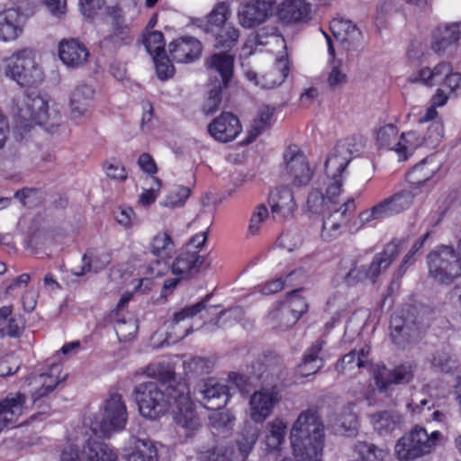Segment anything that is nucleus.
<instances>
[{
    "label": "nucleus",
    "mask_w": 461,
    "mask_h": 461,
    "mask_svg": "<svg viewBox=\"0 0 461 461\" xmlns=\"http://www.w3.org/2000/svg\"><path fill=\"white\" fill-rule=\"evenodd\" d=\"M147 374L158 380L140 383L133 389L132 396L140 415L157 420L171 409L175 422L186 430V435L198 429L201 422L186 383L176 382L175 373L160 364L149 366Z\"/></svg>",
    "instance_id": "nucleus-1"
},
{
    "label": "nucleus",
    "mask_w": 461,
    "mask_h": 461,
    "mask_svg": "<svg viewBox=\"0 0 461 461\" xmlns=\"http://www.w3.org/2000/svg\"><path fill=\"white\" fill-rule=\"evenodd\" d=\"M290 438L296 461H321L325 431L317 408H309L300 413Z\"/></svg>",
    "instance_id": "nucleus-2"
},
{
    "label": "nucleus",
    "mask_w": 461,
    "mask_h": 461,
    "mask_svg": "<svg viewBox=\"0 0 461 461\" xmlns=\"http://www.w3.org/2000/svg\"><path fill=\"white\" fill-rule=\"evenodd\" d=\"M440 436L439 431L429 434L423 427L416 425L397 440L395 456L399 461H415L429 454Z\"/></svg>",
    "instance_id": "nucleus-3"
},
{
    "label": "nucleus",
    "mask_w": 461,
    "mask_h": 461,
    "mask_svg": "<svg viewBox=\"0 0 461 461\" xmlns=\"http://www.w3.org/2000/svg\"><path fill=\"white\" fill-rule=\"evenodd\" d=\"M17 125L29 131L35 124L46 125L50 121L49 105L38 94L23 93L14 98Z\"/></svg>",
    "instance_id": "nucleus-4"
},
{
    "label": "nucleus",
    "mask_w": 461,
    "mask_h": 461,
    "mask_svg": "<svg viewBox=\"0 0 461 461\" xmlns=\"http://www.w3.org/2000/svg\"><path fill=\"white\" fill-rule=\"evenodd\" d=\"M5 74L21 86H34L44 78L41 68L36 64L32 51L19 50L5 60Z\"/></svg>",
    "instance_id": "nucleus-5"
},
{
    "label": "nucleus",
    "mask_w": 461,
    "mask_h": 461,
    "mask_svg": "<svg viewBox=\"0 0 461 461\" xmlns=\"http://www.w3.org/2000/svg\"><path fill=\"white\" fill-rule=\"evenodd\" d=\"M417 313L416 307L409 306L406 311L394 312L391 316L390 335L397 347L404 348L418 338L425 323L423 318L416 316Z\"/></svg>",
    "instance_id": "nucleus-6"
},
{
    "label": "nucleus",
    "mask_w": 461,
    "mask_h": 461,
    "mask_svg": "<svg viewBox=\"0 0 461 461\" xmlns=\"http://www.w3.org/2000/svg\"><path fill=\"white\" fill-rule=\"evenodd\" d=\"M429 274L438 283H451L461 276V265L452 246H439L428 257Z\"/></svg>",
    "instance_id": "nucleus-7"
},
{
    "label": "nucleus",
    "mask_w": 461,
    "mask_h": 461,
    "mask_svg": "<svg viewBox=\"0 0 461 461\" xmlns=\"http://www.w3.org/2000/svg\"><path fill=\"white\" fill-rule=\"evenodd\" d=\"M352 143L339 141L326 158L324 168L330 192L341 193L343 172L352 159Z\"/></svg>",
    "instance_id": "nucleus-8"
},
{
    "label": "nucleus",
    "mask_w": 461,
    "mask_h": 461,
    "mask_svg": "<svg viewBox=\"0 0 461 461\" xmlns=\"http://www.w3.org/2000/svg\"><path fill=\"white\" fill-rule=\"evenodd\" d=\"M354 198L348 199L334 211L323 216L321 237L325 242H331L340 237L344 229L349 232L350 217L355 214Z\"/></svg>",
    "instance_id": "nucleus-9"
},
{
    "label": "nucleus",
    "mask_w": 461,
    "mask_h": 461,
    "mask_svg": "<svg viewBox=\"0 0 461 461\" xmlns=\"http://www.w3.org/2000/svg\"><path fill=\"white\" fill-rule=\"evenodd\" d=\"M127 421V411L122 395L113 393L105 401L103 416L99 421L100 430L104 437L111 432L122 430Z\"/></svg>",
    "instance_id": "nucleus-10"
},
{
    "label": "nucleus",
    "mask_w": 461,
    "mask_h": 461,
    "mask_svg": "<svg viewBox=\"0 0 461 461\" xmlns=\"http://www.w3.org/2000/svg\"><path fill=\"white\" fill-rule=\"evenodd\" d=\"M415 372V366L411 363H403L393 369L384 366H378L374 371V380L377 390L381 393L387 394L392 385L406 384L412 381Z\"/></svg>",
    "instance_id": "nucleus-11"
},
{
    "label": "nucleus",
    "mask_w": 461,
    "mask_h": 461,
    "mask_svg": "<svg viewBox=\"0 0 461 461\" xmlns=\"http://www.w3.org/2000/svg\"><path fill=\"white\" fill-rule=\"evenodd\" d=\"M276 0H243L238 10L240 24L253 28L265 23L272 14Z\"/></svg>",
    "instance_id": "nucleus-12"
},
{
    "label": "nucleus",
    "mask_w": 461,
    "mask_h": 461,
    "mask_svg": "<svg viewBox=\"0 0 461 461\" xmlns=\"http://www.w3.org/2000/svg\"><path fill=\"white\" fill-rule=\"evenodd\" d=\"M285 169L294 185H307L312 177V171L303 152L296 146H289L284 152Z\"/></svg>",
    "instance_id": "nucleus-13"
},
{
    "label": "nucleus",
    "mask_w": 461,
    "mask_h": 461,
    "mask_svg": "<svg viewBox=\"0 0 461 461\" xmlns=\"http://www.w3.org/2000/svg\"><path fill=\"white\" fill-rule=\"evenodd\" d=\"M197 394L201 404L212 411L221 410L227 404L230 398L228 386L212 378L198 385Z\"/></svg>",
    "instance_id": "nucleus-14"
},
{
    "label": "nucleus",
    "mask_w": 461,
    "mask_h": 461,
    "mask_svg": "<svg viewBox=\"0 0 461 461\" xmlns=\"http://www.w3.org/2000/svg\"><path fill=\"white\" fill-rule=\"evenodd\" d=\"M113 22L111 32L105 36L100 42L101 47L106 49H119L122 46L131 44L134 36L131 27L126 24L122 11L120 8L113 7L110 13Z\"/></svg>",
    "instance_id": "nucleus-15"
},
{
    "label": "nucleus",
    "mask_w": 461,
    "mask_h": 461,
    "mask_svg": "<svg viewBox=\"0 0 461 461\" xmlns=\"http://www.w3.org/2000/svg\"><path fill=\"white\" fill-rule=\"evenodd\" d=\"M212 294H207L204 296V298L198 302L197 303L187 306L184 309H182L179 312H176L174 313L173 320H172V327L171 329L175 331V334L178 338H185L192 332V327L189 326L186 328L183 332H178V324L185 321L187 318H192L195 316L197 313H200L202 312H204V313L202 314V318L206 319L208 315H216V321L215 324H218L221 315L224 313L223 311L218 312L219 305H210L207 306V303L211 299Z\"/></svg>",
    "instance_id": "nucleus-16"
},
{
    "label": "nucleus",
    "mask_w": 461,
    "mask_h": 461,
    "mask_svg": "<svg viewBox=\"0 0 461 461\" xmlns=\"http://www.w3.org/2000/svg\"><path fill=\"white\" fill-rule=\"evenodd\" d=\"M280 396L272 388H262L255 392L249 400L250 417L257 423H263L273 411L275 405L279 402Z\"/></svg>",
    "instance_id": "nucleus-17"
},
{
    "label": "nucleus",
    "mask_w": 461,
    "mask_h": 461,
    "mask_svg": "<svg viewBox=\"0 0 461 461\" xmlns=\"http://www.w3.org/2000/svg\"><path fill=\"white\" fill-rule=\"evenodd\" d=\"M312 14V5L307 0H285L277 7V16L285 24L307 23Z\"/></svg>",
    "instance_id": "nucleus-18"
},
{
    "label": "nucleus",
    "mask_w": 461,
    "mask_h": 461,
    "mask_svg": "<svg viewBox=\"0 0 461 461\" xmlns=\"http://www.w3.org/2000/svg\"><path fill=\"white\" fill-rule=\"evenodd\" d=\"M241 131L240 120L231 113L223 112L208 125V132L220 142L233 140Z\"/></svg>",
    "instance_id": "nucleus-19"
},
{
    "label": "nucleus",
    "mask_w": 461,
    "mask_h": 461,
    "mask_svg": "<svg viewBox=\"0 0 461 461\" xmlns=\"http://www.w3.org/2000/svg\"><path fill=\"white\" fill-rule=\"evenodd\" d=\"M60 368L59 365L55 364L50 366V373L41 375V386L32 394L33 407L41 409L38 412L39 415L48 413L50 406L46 401L48 396L61 382V378L56 375L60 372Z\"/></svg>",
    "instance_id": "nucleus-20"
},
{
    "label": "nucleus",
    "mask_w": 461,
    "mask_h": 461,
    "mask_svg": "<svg viewBox=\"0 0 461 461\" xmlns=\"http://www.w3.org/2000/svg\"><path fill=\"white\" fill-rule=\"evenodd\" d=\"M202 43L194 37H181L168 45L169 57L176 63H190L198 59L202 53Z\"/></svg>",
    "instance_id": "nucleus-21"
},
{
    "label": "nucleus",
    "mask_w": 461,
    "mask_h": 461,
    "mask_svg": "<svg viewBox=\"0 0 461 461\" xmlns=\"http://www.w3.org/2000/svg\"><path fill=\"white\" fill-rule=\"evenodd\" d=\"M335 39L348 50H355L362 41L361 31L351 21L343 18L333 19L330 23Z\"/></svg>",
    "instance_id": "nucleus-22"
},
{
    "label": "nucleus",
    "mask_w": 461,
    "mask_h": 461,
    "mask_svg": "<svg viewBox=\"0 0 461 461\" xmlns=\"http://www.w3.org/2000/svg\"><path fill=\"white\" fill-rule=\"evenodd\" d=\"M399 245L395 241L386 244L382 252L375 255L370 265L362 266L366 279L375 283L380 274L387 269L399 256Z\"/></svg>",
    "instance_id": "nucleus-23"
},
{
    "label": "nucleus",
    "mask_w": 461,
    "mask_h": 461,
    "mask_svg": "<svg viewBox=\"0 0 461 461\" xmlns=\"http://www.w3.org/2000/svg\"><path fill=\"white\" fill-rule=\"evenodd\" d=\"M341 193L330 192L327 183L325 194L319 189H312L307 196V211L313 214L326 215L339 207L338 197Z\"/></svg>",
    "instance_id": "nucleus-24"
},
{
    "label": "nucleus",
    "mask_w": 461,
    "mask_h": 461,
    "mask_svg": "<svg viewBox=\"0 0 461 461\" xmlns=\"http://www.w3.org/2000/svg\"><path fill=\"white\" fill-rule=\"evenodd\" d=\"M26 395L22 393H9L0 399V424L3 428L14 425L26 409Z\"/></svg>",
    "instance_id": "nucleus-25"
},
{
    "label": "nucleus",
    "mask_w": 461,
    "mask_h": 461,
    "mask_svg": "<svg viewBox=\"0 0 461 461\" xmlns=\"http://www.w3.org/2000/svg\"><path fill=\"white\" fill-rule=\"evenodd\" d=\"M95 90L87 84L77 85L70 93V117L78 122L89 112V106L94 99Z\"/></svg>",
    "instance_id": "nucleus-26"
},
{
    "label": "nucleus",
    "mask_w": 461,
    "mask_h": 461,
    "mask_svg": "<svg viewBox=\"0 0 461 461\" xmlns=\"http://www.w3.org/2000/svg\"><path fill=\"white\" fill-rule=\"evenodd\" d=\"M274 218H290L296 207L293 192L287 186H281L271 192L268 198Z\"/></svg>",
    "instance_id": "nucleus-27"
},
{
    "label": "nucleus",
    "mask_w": 461,
    "mask_h": 461,
    "mask_svg": "<svg viewBox=\"0 0 461 461\" xmlns=\"http://www.w3.org/2000/svg\"><path fill=\"white\" fill-rule=\"evenodd\" d=\"M59 56L67 67L76 68L86 62L89 52L79 41L70 39L59 42Z\"/></svg>",
    "instance_id": "nucleus-28"
},
{
    "label": "nucleus",
    "mask_w": 461,
    "mask_h": 461,
    "mask_svg": "<svg viewBox=\"0 0 461 461\" xmlns=\"http://www.w3.org/2000/svg\"><path fill=\"white\" fill-rule=\"evenodd\" d=\"M234 56L229 51H221L212 54L205 59L204 65L208 70L218 73L221 80L219 84L228 87L234 74Z\"/></svg>",
    "instance_id": "nucleus-29"
},
{
    "label": "nucleus",
    "mask_w": 461,
    "mask_h": 461,
    "mask_svg": "<svg viewBox=\"0 0 461 461\" xmlns=\"http://www.w3.org/2000/svg\"><path fill=\"white\" fill-rule=\"evenodd\" d=\"M24 18L18 9L9 8L0 12V40H16L23 32Z\"/></svg>",
    "instance_id": "nucleus-30"
},
{
    "label": "nucleus",
    "mask_w": 461,
    "mask_h": 461,
    "mask_svg": "<svg viewBox=\"0 0 461 461\" xmlns=\"http://www.w3.org/2000/svg\"><path fill=\"white\" fill-rule=\"evenodd\" d=\"M325 341H314L303 353L302 362L298 365V373L302 376L314 375L324 366V360L320 357Z\"/></svg>",
    "instance_id": "nucleus-31"
},
{
    "label": "nucleus",
    "mask_w": 461,
    "mask_h": 461,
    "mask_svg": "<svg viewBox=\"0 0 461 461\" xmlns=\"http://www.w3.org/2000/svg\"><path fill=\"white\" fill-rule=\"evenodd\" d=\"M204 262L197 250L186 249L180 253L172 265V273L176 276L191 275L199 271Z\"/></svg>",
    "instance_id": "nucleus-32"
},
{
    "label": "nucleus",
    "mask_w": 461,
    "mask_h": 461,
    "mask_svg": "<svg viewBox=\"0 0 461 461\" xmlns=\"http://www.w3.org/2000/svg\"><path fill=\"white\" fill-rule=\"evenodd\" d=\"M459 39L460 30L458 23L438 26L433 32L431 49L437 53H442Z\"/></svg>",
    "instance_id": "nucleus-33"
},
{
    "label": "nucleus",
    "mask_w": 461,
    "mask_h": 461,
    "mask_svg": "<svg viewBox=\"0 0 461 461\" xmlns=\"http://www.w3.org/2000/svg\"><path fill=\"white\" fill-rule=\"evenodd\" d=\"M289 74L288 59L285 56L277 59L275 68L260 77V81H256V86L263 89H272L280 86Z\"/></svg>",
    "instance_id": "nucleus-34"
},
{
    "label": "nucleus",
    "mask_w": 461,
    "mask_h": 461,
    "mask_svg": "<svg viewBox=\"0 0 461 461\" xmlns=\"http://www.w3.org/2000/svg\"><path fill=\"white\" fill-rule=\"evenodd\" d=\"M82 455L88 461H117V454L106 443L97 439H88L82 449Z\"/></svg>",
    "instance_id": "nucleus-35"
},
{
    "label": "nucleus",
    "mask_w": 461,
    "mask_h": 461,
    "mask_svg": "<svg viewBox=\"0 0 461 461\" xmlns=\"http://www.w3.org/2000/svg\"><path fill=\"white\" fill-rule=\"evenodd\" d=\"M370 422L380 435L391 434L402 422V416L393 411H382L370 415Z\"/></svg>",
    "instance_id": "nucleus-36"
},
{
    "label": "nucleus",
    "mask_w": 461,
    "mask_h": 461,
    "mask_svg": "<svg viewBox=\"0 0 461 461\" xmlns=\"http://www.w3.org/2000/svg\"><path fill=\"white\" fill-rule=\"evenodd\" d=\"M438 170V167L432 161L424 158L407 173L406 178L411 185L419 188L430 180Z\"/></svg>",
    "instance_id": "nucleus-37"
},
{
    "label": "nucleus",
    "mask_w": 461,
    "mask_h": 461,
    "mask_svg": "<svg viewBox=\"0 0 461 461\" xmlns=\"http://www.w3.org/2000/svg\"><path fill=\"white\" fill-rule=\"evenodd\" d=\"M235 417L228 411H213L209 416L210 427L213 435L228 437L234 427Z\"/></svg>",
    "instance_id": "nucleus-38"
},
{
    "label": "nucleus",
    "mask_w": 461,
    "mask_h": 461,
    "mask_svg": "<svg viewBox=\"0 0 461 461\" xmlns=\"http://www.w3.org/2000/svg\"><path fill=\"white\" fill-rule=\"evenodd\" d=\"M417 195L412 190L403 189L382 201L387 215L400 213L408 209Z\"/></svg>",
    "instance_id": "nucleus-39"
},
{
    "label": "nucleus",
    "mask_w": 461,
    "mask_h": 461,
    "mask_svg": "<svg viewBox=\"0 0 461 461\" xmlns=\"http://www.w3.org/2000/svg\"><path fill=\"white\" fill-rule=\"evenodd\" d=\"M429 362L432 368L444 374H452L458 368L456 356L446 348L432 353Z\"/></svg>",
    "instance_id": "nucleus-40"
},
{
    "label": "nucleus",
    "mask_w": 461,
    "mask_h": 461,
    "mask_svg": "<svg viewBox=\"0 0 461 461\" xmlns=\"http://www.w3.org/2000/svg\"><path fill=\"white\" fill-rule=\"evenodd\" d=\"M384 216L388 215L382 202L373 206L370 210H365L361 212L357 216L353 214V216L350 217L349 233H355L363 228L366 223L372 221L375 219L383 218Z\"/></svg>",
    "instance_id": "nucleus-41"
},
{
    "label": "nucleus",
    "mask_w": 461,
    "mask_h": 461,
    "mask_svg": "<svg viewBox=\"0 0 461 461\" xmlns=\"http://www.w3.org/2000/svg\"><path fill=\"white\" fill-rule=\"evenodd\" d=\"M423 144H425L423 137H420L416 131H409L401 135L400 140L395 143V151L398 153L400 160H406L415 149Z\"/></svg>",
    "instance_id": "nucleus-42"
},
{
    "label": "nucleus",
    "mask_w": 461,
    "mask_h": 461,
    "mask_svg": "<svg viewBox=\"0 0 461 461\" xmlns=\"http://www.w3.org/2000/svg\"><path fill=\"white\" fill-rule=\"evenodd\" d=\"M231 16L230 5L227 2H219L207 15L206 24H204L205 32L212 31V27L220 28L223 25L230 24L227 23Z\"/></svg>",
    "instance_id": "nucleus-43"
},
{
    "label": "nucleus",
    "mask_w": 461,
    "mask_h": 461,
    "mask_svg": "<svg viewBox=\"0 0 461 461\" xmlns=\"http://www.w3.org/2000/svg\"><path fill=\"white\" fill-rule=\"evenodd\" d=\"M218 29L214 47L216 49H222L223 51H229L238 43L240 31L231 23L223 25Z\"/></svg>",
    "instance_id": "nucleus-44"
},
{
    "label": "nucleus",
    "mask_w": 461,
    "mask_h": 461,
    "mask_svg": "<svg viewBox=\"0 0 461 461\" xmlns=\"http://www.w3.org/2000/svg\"><path fill=\"white\" fill-rule=\"evenodd\" d=\"M259 436V429L256 426L246 425L239 435L237 439L238 449L242 456L243 461H246L250 451L253 449Z\"/></svg>",
    "instance_id": "nucleus-45"
},
{
    "label": "nucleus",
    "mask_w": 461,
    "mask_h": 461,
    "mask_svg": "<svg viewBox=\"0 0 461 461\" xmlns=\"http://www.w3.org/2000/svg\"><path fill=\"white\" fill-rule=\"evenodd\" d=\"M266 445L269 450L277 449L285 441L286 425L280 419H275L267 425Z\"/></svg>",
    "instance_id": "nucleus-46"
},
{
    "label": "nucleus",
    "mask_w": 461,
    "mask_h": 461,
    "mask_svg": "<svg viewBox=\"0 0 461 461\" xmlns=\"http://www.w3.org/2000/svg\"><path fill=\"white\" fill-rule=\"evenodd\" d=\"M174 249V242L167 232H161L154 236L150 244L151 253L162 259L170 258Z\"/></svg>",
    "instance_id": "nucleus-47"
},
{
    "label": "nucleus",
    "mask_w": 461,
    "mask_h": 461,
    "mask_svg": "<svg viewBox=\"0 0 461 461\" xmlns=\"http://www.w3.org/2000/svg\"><path fill=\"white\" fill-rule=\"evenodd\" d=\"M302 289H295L287 294L281 303L285 305V313L291 312L299 319L308 311V303L301 295Z\"/></svg>",
    "instance_id": "nucleus-48"
},
{
    "label": "nucleus",
    "mask_w": 461,
    "mask_h": 461,
    "mask_svg": "<svg viewBox=\"0 0 461 461\" xmlns=\"http://www.w3.org/2000/svg\"><path fill=\"white\" fill-rule=\"evenodd\" d=\"M223 88H226L225 86L219 84L218 79L210 83L207 98L203 105V111L205 114H212L219 110L222 101Z\"/></svg>",
    "instance_id": "nucleus-49"
},
{
    "label": "nucleus",
    "mask_w": 461,
    "mask_h": 461,
    "mask_svg": "<svg viewBox=\"0 0 461 461\" xmlns=\"http://www.w3.org/2000/svg\"><path fill=\"white\" fill-rule=\"evenodd\" d=\"M127 461H158V451L150 441L140 440L135 449L126 456Z\"/></svg>",
    "instance_id": "nucleus-50"
},
{
    "label": "nucleus",
    "mask_w": 461,
    "mask_h": 461,
    "mask_svg": "<svg viewBox=\"0 0 461 461\" xmlns=\"http://www.w3.org/2000/svg\"><path fill=\"white\" fill-rule=\"evenodd\" d=\"M274 114V109L269 106L261 108L258 116L254 119L249 131V141L255 140L258 135L270 127V120Z\"/></svg>",
    "instance_id": "nucleus-51"
},
{
    "label": "nucleus",
    "mask_w": 461,
    "mask_h": 461,
    "mask_svg": "<svg viewBox=\"0 0 461 461\" xmlns=\"http://www.w3.org/2000/svg\"><path fill=\"white\" fill-rule=\"evenodd\" d=\"M354 453L361 461H375L383 459L386 453L375 445L366 441H357L354 446Z\"/></svg>",
    "instance_id": "nucleus-52"
},
{
    "label": "nucleus",
    "mask_w": 461,
    "mask_h": 461,
    "mask_svg": "<svg viewBox=\"0 0 461 461\" xmlns=\"http://www.w3.org/2000/svg\"><path fill=\"white\" fill-rule=\"evenodd\" d=\"M270 318L275 321L276 327L285 330L292 328L299 318L291 312L285 313V305L279 302L278 306L270 312Z\"/></svg>",
    "instance_id": "nucleus-53"
},
{
    "label": "nucleus",
    "mask_w": 461,
    "mask_h": 461,
    "mask_svg": "<svg viewBox=\"0 0 461 461\" xmlns=\"http://www.w3.org/2000/svg\"><path fill=\"white\" fill-rule=\"evenodd\" d=\"M398 129L393 124H386L379 128L376 135V141L380 148H386L395 150Z\"/></svg>",
    "instance_id": "nucleus-54"
},
{
    "label": "nucleus",
    "mask_w": 461,
    "mask_h": 461,
    "mask_svg": "<svg viewBox=\"0 0 461 461\" xmlns=\"http://www.w3.org/2000/svg\"><path fill=\"white\" fill-rule=\"evenodd\" d=\"M191 189L183 185L174 186L164 199L162 204L165 207L176 208L185 204L190 196Z\"/></svg>",
    "instance_id": "nucleus-55"
},
{
    "label": "nucleus",
    "mask_w": 461,
    "mask_h": 461,
    "mask_svg": "<svg viewBox=\"0 0 461 461\" xmlns=\"http://www.w3.org/2000/svg\"><path fill=\"white\" fill-rule=\"evenodd\" d=\"M144 45L150 56L165 53L164 35L159 31H153L144 39Z\"/></svg>",
    "instance_id": "nucleus-56"
},
{
    "label": "nucleus",
    "mask_w": 461,
    "mask_h": 461,
    "mask_svg": "<svg viewBox=\"0 0 461 461\" xmlns=\"http://www.w3.org/2000/svg\"><path fill=\"white\" fill-rule=\"evenodd\" d=\"M356 368H364V360L357 358V349H353L344 355L335 366V369L339 374L345 373L347 370L352 371Z\"/></svg>",
    "instance_id": "nucleus-57"
},
{
    "label": "nucleus",
    "mask_w": 461,
    "mask_h": 461,
    "mask_svg": "<svg viewBox=\"0 0 461 461\" xmlns=\"http://www.w3.org/2000/svg\"><path fill=\"white\" fill-rule=\"evenodd\" d=\"M152 58L155 63L156 72L159 79L167 80L173 77L175 68L171 64L172 60L170 57L166 56V53H164L159 54V56H152Z\"/></svg>",
    "instance_id": "nucleus-58"
},
{
    "label": "nucleus",
    "mask_w": 461,
    "mask_h": 461,
    "mask_svg": "<svg viewBox=\"0 0 461 461\" xmlns=\"http://www.w3.org/2000/svg\"><path fill=\"white\" fill-rule=\"evenodd\" d=\"M83 266L82 270L80 273H77V275H84L86 272L94 271L95 273L102 270L108 263H109V257L105 256L104 260L100 262L96 258H93V255L91 252H87L83 257Z\"/></svg>",
    "instance_id": "nucleus-59"
},
{
    "label": "nucleus",
    "mask_w": 461,
    "mask_h": 461,
    "mask_svg": "<svg viewBox=\"0 0 461 461\" xmlns=\"http://www.w3.org/2000/svg\"><path fill=\"white\" fill-rule=\"evenodd\" d=\"M356 428L357 420L352 415H341L333 424L335 432L342 435L353 433Z\"/></svg>",
    "instance_id": "nucleus-60"
},
{
    "label": "nucleus",
    "mask_w": 461,
    "mask_h": 461,
    "mask_svg": "<svg viewBox=\"0 0 461 461\" xmlns=\"http://www.w3.org/2000/svg\"><path fill=\"white\" fill-rule=\"evenodd\" d=\"M443 124L440 122L433 121L427 131V134L423 137L425 145L437 146L443 138Z\"/></svg>",
    "instance_id": "nucleus-61"
},
{
    "label": "nucleus",
    "mask_w": 461,
    "mask_h": 461,
    "mask_svg": "<svg viewBox=\"0 0 461 461\" xmlns=\"http://www.w3.org/2000/svg\"><path fill=\"white\" fill-rule=\"evenodd\" d=\"M268 216V210L264 204L257 206L250 221L249 230L251 234H257L260 228V223Z\"/></svg>",
    "instance_id": "nucleus-62"
},
{
    "label": "nucleus",
    "mask_w": 461,
    "mask_h": 461,
    "mask_svg": "<svg viewBox=\"0 0 461 461\" xmlns=\"http://www.w3.org/2000/svg\"><path fill=\"white\" fill-rule=\"evenodd\" d=\"M25 323L22 316H13L7 321L5 331L10 338H20L24 330Z\"/></svg>",
    "instance_id": "nucleus-63"
},
{
    "label": "nucleus",
    "mask_w": 461,
    "mask_h": 461,
    "mask_svg": "<svg viewBox=\"0 0 461 461\" xmlns=\"http://www.w3.org/2000/svg\"><path fill=\"white\" fill-rule=\"evenodd\" d=\"M198 461H229V458L222 449L214 447L200 452Z\"/></svg>",
    "instance_id": "nucleus-64"
}]
</instances>
